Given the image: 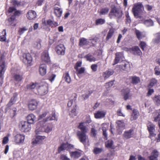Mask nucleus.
<instances>
[{"label": "nucleus", "mask_w": 160, "mask_h": 160, "mask_svg": "<svg viewBox=\"0 0 160 160\" xmlns=\"http://www.w3.org/2000/svg\"><path fill=\"white\" fill-rule=\"evenodd\" d=\"M57 120L55 112H52V116L47 117L44 119L43 121L40 122V124L42 125L44 132L48 133L51 132L53 128L52 124L51 123H46L45 122L49 121Z\"/></svg>", "instance_id": "f257e3e1"}, {"label": "nucleus", "mask_w": 160, "mask_h": 160, "mask_svg": "<svg viewBox=\"0 0 160 160\" xmlns=\"http://www.w3.org/2000/svg\"><path fill=\"white\" fill-rule=\"evenodd\" d=\"M16 8L13 7H10L8 10L9 13H11L15 11L13 15H12L11 17L8 19L9 25L13 26H15L16 25L15 21L16 17L19 16L21 14V12L19 11H16Z\"/></svg>", "instance_id": "f03ea898"}, {"label": "nucleus", "mask_w": 160, "mask_h": 160, "mask_svg": "<svg viewBox=\"0 0 160 160\" xmlns=\"http://www.w3.org/2000/svg\"><path fill=\"white\" fill-rule=\"evenodd\" d=\"M143 7L141 3H138L134 4L132 8V12L134 16L137 18H141V16H139L142 12Z\"/></svg>", "instance_id": "7ed1b4c3"}, {"label": "nucleus", "mask_w": 160, "mask_h": 160, "mask_svg": "<svg viewBox=\"0 0 160 160\" xmlns=\"http://www.w3.org/2000/svg\"><path fill=\"white\" fill-rule=\"evenodd\" d=\"M122 15V10L119 8L114 7L112 8L109 13V16L110 18H112L113 16H115L117 18H120Z\"/></svg>", "instance_id": "20e7f679"}, {"label": "nucleus", "mask_w": 160, "mask_h": 160, "mask_svg": "<svg viewBox=\"0 0 160 160\" xmlns=\"http://www.w3.org/2000/svg\"><path fill=\"white\" fill-rule=\"evenodd\" d=\"M48 85L46 83L38 85L37 91L39 94L43 95L47 94L48 91Z\"/></svg>", "instance_id": "39448f33"}, {"label": "nucleus", "mask_w": 160, "mask_h": 160, "mask_svg": "<svg viewBox=\"0 0 160 160\" xmlns=\"http://www.w3.org/2000/svg\"><path fill=\"white\" fill-rule=\"evenodd\" d=\"M19 128L21 131L24 132H28L31 129V124L26 121L21 122L19 124Z\"/></svg>", "instance_id": "423d86ee"}, {"label": "nucleus", "mask_w": 160, "mask_h": 160, "mask_svg": "<svg viewBox=\"0 0 160 160\" xmlns=\"http://www.w3.org/2000/svg\"><path fill=\"white\" fill-rule=\"evenodd\" d=\"M18 99V94L15 93L11 98L8 103L6 105L5 109V112H7L10 108L14 104Z\"/></svg>", "instance_id": "0eeeda50"}, {"label": "nucleus", "mask_w": 160, "mask_h": 160, "mask_svg": "<svg viewBox=\"0 0 160 160\" xmlns=\"http://www.w3.org/2000/svg\"><path fill=\"white\" fill-rule=\"evenodd\" d=\"M86 132H82L80 131H78L77 133V135L80 141L83 144H85L88 140V136L86 134Z\"/></svg>", "instance_id": "6e6552de"}, {"label": "nucleus", "mask_w": 160, "mask_h": 160, "mask_svg": "<svg viewBox=\"0 0 160 160\" xmlns=\"http://www.w3.org/2000/svg\"><path fill=\"white\" fill-rule=\"evenodd\" d=\"M21 59L25 64L31 65L32 58L30 54L29 53H24L23 54Z\"/></svg>", "instance_id": "1a4fd4ad"}, {"label": "nucleus", "mask_w": 160, "mask_h": 160, "mask_svg": "<svg viewBox=\"0 0 160 160\" xmlns=\"http://www.w3.org/2000/svg\"><path fill=\"white\" fill-rule=\"evenodd\" d=\"M41 58L42 61L45 62L49 63L50 62V58L48 51H45L42 53Z\"/></svg>", "instance_id": "9d476101"}, {"label": "nucleus", "mask_w": 160, "mask_h": 160, "mask_svg": "<svg viewBox=\"0 0 160 160\" xmlns=\"http://www.w3.org/2000/svg\"><path fill=\"white\" fill-rule=\"evenodd\" d=\"M134 134V131L132 129L125 131L123 134V138L127 139L132 138Z\"/></svg>", "instance_id": "9b49d317"}, {"label": "nucleus", "mask_w": 160, "mask_h": 160, "mask_svg": "<svg viewBox=\"0 0 160 160\" xmlns=\"http://www.w3.org/2000/svg\"><path fill=\"white\" fill-rule=\"evenodd\" d=\"M57 53L58 55H63L65 53V48L63 45L60 44L57 46L55 48Z\"/></svg>", "instance_id": "f8f14e48"}, {"label": "nucleus", "mask_w": 160, "mask_h": 160, "mask_svg": "<svg viewBox=\"0 0 160 160\" xmlns=\"http://www.w3.org/2000/svg\"><path fill=\"white\" fill-rule=\"evenodd\" d=\"M38 103L35 100L33 99L30 101L28 104V107L30 110H34L37 108Z\"/></svg>", "instance_id": "ddd939ff"}, {"label": "nucleus", "mask_w": 160, "mask_h": 160, "mask_svg": "<svg viewBox=\"0 0 160 160\" xmlns=\"http://www.w3.org/2000/svg\"><path fill=\"white\" fill-rule=\"evenodd\" d=\"M122 92V96L125 100L131 99L132 94L130 93V90L128 88L123 89Z\"/></svg>", "instance_id": "4468645a"}, {"label": "nucleus", "mask_w": 160, "mask_h": 160, "mask_svg": "<svg viewBox=\"0 0 160 160\" xmlns=\"http://www.w3.org/2000/svg\"><path fill=\"white\" fill-rule=\"evenodd\" d=\"M25 139V136L22 134H17L14 137V142L16 143L23 142Z\"/></svg>", "instance_id": "2eb2a0df"}, {"label": "nucleus", "mask_w": 160, "mask_h": 160, "mask_svg": "<svg viewBox=\"0 0 160 160\" xmlns=\"http://www.w3.org/2000/svg\"><path fill=\"white\" fill-rule=\"evenodd\" d=\"M46 138L44 136L37 135L32 143L33 144H39L41 143Z\"/></svg>", "instance_id": "dca6fc26"}, {"label": "nucleus", "mask_w": 160, "mask_h": 160, "mask_svg": "<svg viewBox=\"0 0 160 160\" xmlns=\"http://www.w3.org/2000/svg\"><path fill=\"white\" fill-rule=\"evenodd\" d=\"M5 71V67L4 63L0 65V86L3 83V75Z\"/></svg>", "instance_id": "f3484780"}, {"label": "nucleus", "mask_w": 160, "mask_h": 160, "mask_svg": "<svg viewBox=\"0 0 160 160\" xmlns=\"http://www.w3.org/2000/svg\"><path fill=\"white\" fill-rule=\"evenodd\" d=\"M159 152L156 149L152 151L150 156L148 157L149 160H158V156Z\"/></svg>", "instance_id": "a211bd4d"}, {"label": "nucleus", "mask_w": 160, "mask_h": 160, "mask_svg": "<svg viewBox=\"0 0 160 160\" xmlns=\"http://www.w3.org/2000/svg\"><path fill=\"white\" fill-rule=\"evenodd\" d=\"M114 72V71L113 70L108 69L103 73L102 76L105 79H106L112 75Z\"/></svg>", "instance_id": "6ab92c4d"}, {"label": "nucleus", "mask_w": 160, "mask_h": 160, "mask_svg": "<svg viewBox=\"0 0 160 160\" xmlns=\"http://www.w3.org/2000/svg\"><path fill=\"white\" fill-rule=\"evenodd\" d=\"M39 72L42 76L45 75L47 73V66L45 64H41L40 65Z\"/></svg>", "instance_id": "aec40b11"}, {"label": "nucleus", "mask_w": 160, "mask_h": 160, "mask_svg": "<svg viewBox=\"0 0 160 160\" xmlns=\"http://www.w3.org/2000/svg\"><path fill=\"white\" fill-rule=\"evenodd\" d=\"M44 131L43 128L42 127V125L40 124V122L37 125L36 129L35 131V133L37 135H39V134Z\"/></svg>", "instance_id": "412c9836"}, {"label": "nucleus", "mask_w": 160, "mask_h": 160, "mask_svg": "<svg viewBox=\"0 0 160 160\" xmlns=\"http://www.w3.org/2000/svg\"><path fill=\"white\" fill-rule=\"evenodd\" d=\"M115 55L116 57L113 65L118 63L120 60H123L124 58L123 55L121 52H117L116 53Z\"/></svg>", "instance_id": "4be33fe9"}, {"label": "nucleus", "mask_w": 160, "mask_h": 160, "mask_svg": "<svg viewBox=\"0 0 160 160\" xmlns=\"http://www.w3.org/2000/svg\"><path fill=\"white\" fill-rule=\"evenodd\" d=\"M27 122L31 124L34 123L36 121V118L34 114H30L27 116Z\"/></svg>", "instance_id": "5701e85b"}, {"label": "nucleus", "mask_w": 160, "mask_h": 160, "mask_svg": "<svg viewBox=\"0 0 160 160\" xmlns=\"http://www.w3.org/2000/svg\"><path fill=\"white\" fill-rule=\"evenodd\" d=\"M147 127L150 135L154 136V134L153 132L155 131V126L151 122H149L147 125Z\"/></svg>", "instance_id": "b1692460"}, {"label": "nucleus", "mask_w": 160, "mask_h": 160, "mask_svg": "<svg viewBox=\"0 0 160 160\" xmlns=\"http://www.w3.org/2000/svg\"><path fill=\"white\" fill-rule=\"evenodd\" d=\"M146 27H149L154 26V22L151 19L145 20L142 22Z\"/></svg>", "instance_id": "393cba45"}, {"label": "nucleus", "mask_w": 160, "mask_h": 160, "mask_svg": "<svg viewBox=\"0 0 160 160\" xmlns=\"http://www.w3.org/2000/svg\"><path fill=\"white\" fill-rule=\"evenodd\" d=\"M36 12L33 10H30L27 14V17L30 20H32L34 19L36 17Z\"/></svg>", "instance_id": "a878e982"}, {"label": "nucleus", "mask_w": 160, "mask_h": 160, "mask_svg": "<svg viewBox=\"0 0 160 160\" xmlns=\"http://www.w3.org/2000/svg\"><path fill=\"white\" fill-rule=\"evenodd\" d=\"M139 115V113L137 109H133L130 118L131 120L133 121L137 119Z\"/></svg>", "instance_id": "bb28decb"}, {"label": "nucleus", "mask_w": 160, "mask_h": 160, "mask_svg": "<svg viewBox=\"0 0 160 160\" xmlns=\"http://www.w3.org/2000/svg\"><path fill=\"white\" fill-rule=\"evenodd\" d=\"M89 43L88 40L84 38H80L79 39V45L80 46H83L84 45H87Z\"/></svg>", "instance_id": "cd10ccee"}, {"label": "nucleus", "mask_w": 160, "mask_h": 160, "mask_svg": "<svg viewBox=\"0 0 160 160\" xmlns=\"http://www.w3.org/2000/svg\"><path fill=\"white\" fill-rule=\"evenodd\" d=\"M105 114V112L103 111H98L95 114V117L96 118H103Z\"/></svg>", "instance_id": "c85d7f7f"}, {"label": "nucleus", "mask_w": 160, "mask_h": 160, "mask_svg": "<svg viewBox=\"0 0 160 160\" xmlns=\"http://www.w3.org/2000/svg\"><path fill=\"white\" fill-rule=\"evenodd\" d=\"M152 42L156 44L160 42V32L157 33L155 35V38L153 39Z\"/></svg>", "instance_id": "c756f323"}, {"label": "nucleus", "mask_w": 160, "mask_h": 160, "mask_svg": "<svg viewBox=\"0 0 160 160\" xmlns=\"http://www.w3.org/2000/svg\"><path fill=\"white\" fill-rule=\"evenodd\" d=\"M81 152L78 151L70 152L71 157L74 158H78L81 156Z\"/></svg>", "instance_id": "7c9ffc66"}, {"label": "nucleus", "mask_w": 160, "mask_h": 160, "mask_svg": "<svg viewBox=\"0 0 160 160\" xmlns=\"http://www.w3.org/2000/svg\"><path fill=\"white\" fill-rule=\"evenodd\" d=\"M98 39V38L97 37L90 38L88 40L92 44V45L91 46L92 47H95L96 46Z\"/></svg>", "instance_id": "2f4dec72"}, {"label": "nucleus", "mask_w": 160, "mask_h": 160, "mask_svg": "<svg viewBox=\"0 0 160 160\" xmlns=\"http://www.w3.org/2000/svg\"><path fill=\"white\" fill-rule=\"evenodd\" d=\"M133 53L135 55L140 56L142 54L141 50L138 47H135L132 48Z\"/></svg>", "instance_id": "473e14b6"}, {"label": "nucleus", "mask_w": 160, "mask_h": 160, "mask_svg": "<svg viewBox=\"0 0 160 160\" xmlns=\"http://www.w3.org/2000/svg\"><path fill=\"white\" fill-rule=\"evenodd\" d=\"M63 78L65 81L68 83L71 82V78L68 72H65L63 75Z\"/></svg>", "instance_id": "72a5a7b5"}, {"label": "nucleus", "mask_w": 160, "mask_h": 160, "mask_svg": "<svg viewBox=\"0 0 160 160\" xmlns=\"http://www.w3.org/2000/svg\"><path fill=\"white\" fill-rule=\"evenodd\" d=\"M38 85V84L31 82L27 86V88L29 90H33L35 89L37 90Z\"/></svg>", "instance_id": "f704fd0d"}, {"label": "nucleus", "mask_w": 160, "mask_h": 160, "mask_svg": "<svg viewBox=\"0 0 160 160\" xmlns=\"http://www.w3.org/2000/svg\"><path fill=\"white\" fill-rule=\"evenodd\" d=\"M117 129H121L124 128L125 125L122 121L118 120L117 122Z\"/></svg>", "instance_id": "c9c22d12"}, {"label": "nucleus", "mask_w": 160, "mask_h": 160, "mask_svg": "<svg viewBox=\"0 0 160 160\" xmlns=\"http://www.w3.org/2000/svg\"><path fill=\"white\" fill-rule=\"evenodd\" d=\"M54 13L58 17H60L62 15V11L61 8L58 7H55L54 10Z\"/></svg>", "instance_id": "e433bc0d"}, {"label": "nucleus", "mask_w": 160, "mask_h": 160, "mask_svg": "<svg viewBox=\"0 0 160 160\" xmlns=\"http://www.w3.org/2000/svg\"><path fill=\"white\" fill-rule=\"evenodd\" d=\"M135 33L136 35L137 38L139 40H140L144 37L142 33L140 32L139 30L135 29Z\"/></svg>", "instance_id": "4c0bfd02"}, {"label": "nucleus", "mask_w": 160, "mask_h": 160, "mask_svg": "<svg viewBox=\"0 0 160 160\" xmlns=\"http://www.w3.org/2000/svg\"><path fill=\"white\" fill-rule=\"evenodd\" d=\"M130 78L132 79V83L133 84H136L140 81L139 78L136 76L132 77Z\"/></svg>", "instance_id": "58836bf2"}, {"label": "nucleus", "mask_w": 160, "mask_h": 160, "mask_svg": "<svg viewBox=\"0 0 160 160\" xmlns=\"http://www.w3.org/2000/svg\"><path fill=\"white\" fill-rule=\"evenodd\" d=\"M155 104L158 106H160V95H156L153 98Z\"/></svg>", "instance_id": "ea45409f"}, {"label": "nucleus", "mask_w": 160, "mask_h": 160, "mask_svg": "<svg viewBox=\"0 0 160 160\" xmlns=\"http://www.w3.org/2000/svg\"><path fill=\"white\" fill-rule=\"evenodd\" d=\"M84 58H86L87 60L90 62L95 61L96 60V58L92 55L90 54H88L86 55Z\"/></svg>", "instance_id": "a19ab883"}, {"label": "nucleus", "mask_w": 160, "mask_h": 160, "mask_svg": "<svg viewBox=\"0 0 160 160\" xmlns=\"http://www.w3.org/2000/svg\"><path fill=\"white\" fill-rule=\"evenodd\" d=\"M41 40L40 39L38 40L33 44V47L38 49H40L41 47Z\"/></svg>", "instance_id": "79ce46f5"}, {"label": "nucleus", "mask_w": 160, "mask_h": 160, "mask_svg": "<svg viewBox=\"0 0 160 160\" xmlns=\"http://www.w3.org/2000/svg\"><path fill=\"white\" fill-rule=\"evenodd\" d=\"M14 78L15 80L17 82H20L23 79L22 76L18 74H15Z\"/></svg>", "instance_id": "37998d69"}, {"label": "nucleus", "mask_w": 160, "mask_h": 160, "mask_svg": "<svg viewBox=\"0 0 160 160\" xmlns=\"http://www.w3.org/2000/svg\"><path fill=\"white\" fill-rule=\"evenodd\" d=\"M83 122H81L79 124L78 128L80 129L82 132H86V127L83 125Z\"/></svg>", "instance_id": "c03bdc74"}, {"label": "nucleus", "mask_w": 160, "mask_h": 160, "mask_svg": "<svg viewBox=\"0 0 160 160\" xmlns=\"http://www.w3.org/2000/svg\"><path fill=\"white\" fill-rule=\"evenodd\" d=\"M2 33L3 35L0 37V41L2 42H4L6 40V29H3V30Z\"/></svg>", "instance_id": "a18cd8bd"}, {"label": "nucleus", "mask_w": 160, "mask_h": 160, "mask_svg": "<svg viewBox=\"0 0 160 160\" xmlns=\"http://www.w3.org/2000/svg\"><path fill=\"white\" fill-rule=\"evenodd\" d=\"M120 68L124 71H127L129 68V65L128 63H125L121 65Z\"/></svg>", "instance_id": "49530a36"}, {"label": "nucleus", "mask_w": 160, "mask_h": 160, "mask_svg": "<svg viewBox=\"0 0 160 160\" xmlns=\"http://www.w3.org/2000/svg\"><path fill=\"white\" fill-rule=\"evenodd\" d=\"M105 20L104 19L99 18L97 19L95 21V24L96 25L102 24L105 23Z\"/></svg>", "instance_id": "de8ad7c7"}, {"label": "nucleus", "mask_w": 160, "mask_h": 160, "mask_svg": "<svg viewBox=\"0 0 160 160\" xmlns=\"http://www.w3.org/2000/svg\"><path fill=\"white\" fill-rule=\"evenodd\" d=\"M114 32L113 29H110L106 38V40H108L111 38Z\"/></svg>", "instance_id": "09e8293b"}, {"label": "nucleus", "mask_w": 160, "mask_h": 160, "mask_svg": "<svg viewBox=\"0 0 160 160\" xmlns=\"http://www.w3.org/2000/svg\"><path fill=\"white\" fill-rule=\"evenodd\" d=\"M98 133L97 130L94 127H92L91 129V135L92 137H95Z\"/></svg>", "instance_id": "8fccbe9b"}, {"label": "nucleus", "mask_w": 160, "mask_h": 160, "mask_svg": "<svg viewBox=\"0 0 160 160\" xmlns=\"http://www.w3.org/2000/svg\"><path fill=\"white\" fill-rule=\"evenodd\" d=\"M65 143L62 144L58 148V153H60L62 151L66 150V148H65Z\"/></svg>", "instance_id": "3c124183"}, {"label": "nucleus", "mask_w": 160, "mask_h": 160, "mask_svg": "<svg viewBox=\"0 0 160 160\" xmlns=\"http://www.w3.org/2000/svg\"><path fill=\"white\" fill-rule=\"evenodd\" d=\"M109 11V9L108 8H105L102 9L100 11V13L101 15H105L107 14Z\"/></svg>", "instance_id": "603ef678"}, {"label": "nucleus", "mask_w": 160, "mask_h": 160, "mask_svg": "<svg viewBox=\"0 0 160 160\" xmlns=\"http://www.w3.org/2000/svg\"><path fill=\"white\" fill-rule=\"evenodd\" d=\"M77 72L76 74L77 75L83 73L85 71V69L84 67H82L80 69L78 68L76 70Z\"/></svg>", "instance_id": "864d4df0"}, {"label": "nucleus", "mask_w": 160, "mask_h": 160, "mask_svg": "<svg viewBox=\"0 0 160 160\" xmlns=\"http://www.w3.org/2000/svg\"><path fill=\"white\" fill-rule=\"evenodd\" d=\"M65 147L67 150L69 151L71 149H72L74 148V146L72 144H70L68 143H65Z\"/></svg>", "instance_id": "5fc2aeb1"}, {"label": "nucleus", "mask_w": 160, "mask_h": 160, "mask_svg": "<svg viewBox=\"0 0 160 160\" xmlns=\"http://www.w3.org/2000/svg\"><path fill=\"white\" fill-rule=\"evenodd\" d=\"M113 144V142L112 140H109L105 142V146L107 148H110Z\"/></svg>", "instance_id": "6e6d98bb"}, {"label": "nucleus", "mask_w": 160, "mask_h": 160, "mask_svg": "<svg viewBox=\"0 0 160 160\" xmlns=\"http://www.w3.org/2000/svg\"><path fill=\"white\" fill-rule=\"evenodd\" d=\"M102 149L101 148H95L93 149V152L96 154H98L100 153L102 151Z\"/></svg>", "instance_id": "4d7b16f0"}, {"label": "nucleus", "mask_w": 160, "mask_h": 160, "mask_svg": "<svg viewBox=\"0 0 160 160\" xmlns=\"http://www.w3.org/2000/svg\"><path fill=\"white\" fill-rule=\"evenodd\" d=\"M139 46L142 50L145 51V48L146 47V44L144 42L141 41L139 44Z\"/></svg>", "instance_id": "13d9d810"}, {"label": "nucleus", "mask_w": 160, "mask_h": 160, "mask_svg": "<svg viewBox=\"0 0 160 160\" xmlns=\"http://www.w3.org/2000/svg\"><path fill=\"white\" fill-rule=\"evenodd\" d=\"M157 113H158L157 116L154 118V121L155 122L158 121L159 122H160V111H158Z\"/></svg>", "instance_id": "bf43d9fd"}, {"label": "nucleus", "mask_w": 160, "mask_h": 160, "mask_svg": "<svg viewBox=\"0 0 160 160\" xmlns=\"http://www.w3.org/2000/svg\"><path fill=\"white\" fill-rule=\"evenodd\" d=\"M157 81L155 78H152L151 80V82L149 86L152 87L157 83Z\"/></svg>", "instance_id": "052dcab7"}, {"label": "nucleus", "mask_w": 160, "mask_h": 160, "mask_svg": "<svg viewBox=\"0 0 160 160\" xmlns=\"http://www.w3.org/2000/svg\"><path fill=\"white\" fill-rule=\"evenodd\" d=\"M103 135L104 136V138L105 140H107L108 138V134L106 132V129L105 128H102Z\"/></svg>", "instance_id": "680f3d73"}, {"label": "nucleus", "mask_w": 160, "mask_h": 160, "mask_svg": "<svg viewBox=\"0 0 160 160\" xmlns=\"http://www.w3.org/2000/svg\"><path fill=\"white\" fill-rule=\"evenodd\" d=\"M155 74L157 75H160V70L159 66H156L154 68Z\"/></svg>", "instance_id": "e2e57ef3"}, {"label": "nucleus", "mask_w": 160, "mask_h": 160, "mask_svg": "<svg viewBox=\"0 0 160 160\" xmlns=\"http://www.w3.org/2000/svg\"><path fill=\"white\" fill-rule=\"evenodd\" d=\"M11 3L15 7L18 6V5H20V2L16 0H12L11 2Z\"/></svg>", "instance_id": "0e129e2a"}, {"label": "nucleus", "mask_w": 160, "mask_h": 160, "mask_svg": "<svg viewBox=\"0 0 160 160\" xmlns=\"http://www.w3.org/2000/svg\"><path fill=\"white\" fill-rule=\"evenodd\" d=\"M91 68L93 72H96L97 69L98 65L97 64H93L91 66Z\"/></svg>", "instance_id": "69168bd1"}, {"label": "nucleus", "mask_w": 160, "mask_h": 160, "mask_svg": "<svg viewBox=\"0 0 160 160\" xmlns=\"http://www.w3.org/2000/svg\"><path fill=\"white\" fill-rule=\"evenodd\" d=\"M91 93H92V92L90 93V92H89L88 94L86 93V94H84L82 95V97L84 99V100H85L86 99H87V98H88V97H89V96L91 95Z\"/></svg>", "instance_id": "338daca9"}, {"label": "nucleus", "mask_w": 160, "mask_h": 160, "mask_svg": "<svg viewBox=\"0 0 160 160\" xmlns=\"http://www.w3.org/2000/svg\"><path fill=\"white\" fill-rule=\"evenodd\" d=\"M126 23H129L131 22V18L130 16L129 15L128 13L126 14Z\"/></svg>", "instance_id": "774afa93"}]
</instances>
